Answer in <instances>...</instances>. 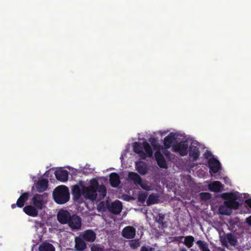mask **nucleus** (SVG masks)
<instances>
[{
    "label": "nucleus",
    "mask_w": 251,
    "mask_h": 251,
    "mask_svg": "<svg viewBox=\"0 0 251 251\" xmlns=\"http://www.w3.org/2000/svg\"><path fill=\"white\" fill-rule=\"evenodd\" d=\"M99 193L100 199H103L106 195V189L104 185H100L98 181L95 180L92 182L89 186H84L82 190V194L86 199L94 201Z\"/></svg>",
    "instance_id": "obj_1"
},
{
    "label": "nucleus",
    "mask_w": 251,
    "mask_h": 251,
    "mask_svg": "<svg viewBox=\"0 0 251 251\" xmlns=\"http://www.w3.org/2000/svg\"><path fill=\"white\" fill-rule=\"evenodd\" d=\"M133 150L142 159H146L147 157L152 156V149L147 141H144L142 144L138 142L134 143Z\"/></svg>",
    "instance_id": "obj_2"
},
{
    "label": "nucleus",
    "mask_w": 251,
    "mask_h": 251,
    "mask_svg": "<svg viewBox=\"0 0 251 251\" xmlns=\"http://www.w3.org/2000/svg\"><path fill=\"white\" fill-rule=\"evenodd\" d=\"M54 201L58 204H62L68 202L70 200V193L66 186H59L56 187L53 192Z\"/></svg>",
    "instance_id": "obj_3"
},
{
    "label": "nucleus",
    "mask_w": 251,
    "mask_h": 251,
    "mask_svg": "<svg viewBox=\"0 0 251 251\" xmlns=\"http://www.w3.org/2000/svg\"><path fill=\"white\" fill-rule=\"evenodd\" d=\"M221 198L225 201L224 204L230 209H238L240 203L236 201L238 197L236 194L233 193H224L221 194Z\"/></svg>",
    "instance_id": "obj_4"
},
{
    "label": "nucleus",
    "mask_w": 251,
    "mask_h": 251,
    "mask_svg": "<svg viewBox=\"0 0 251 251\" xmlns=\"http://www.w3.org/2000/svg\"><path fill=\"white\" fill-rule=\"evenodd\" d=\"M173 152L178 153L181 156H184L188 152V144L186 141H181L173 145Z\"/></svg>",
    "instance_id": "obj_5"
},
{
    "label": "nucleus",
    "mask_w": 251,
    "mask_h": 251,
    "mask_svg": "<svg viewBox=\"0 0 251 251\" xmlns=\"http://www.w3.org/2000/svg\"><path fill=\"white\" fill-rule=\"evenodd\" d=\"M71 214L67 210L64 209L60 210L57 214V219L61 224H67L70 220Z\"/></svg>",
    "instance_id": "obj_6"
},
{
    "label": "nucleus",
    "mask_w": 251,
    "mask_h": 251,
    "mask_svg": "<svg viewBox=\"0 0 251 251\" xmlns=\"http://www.w3.org/2000/svg\"><path fill=\"white\" fill-rule=\"evenodd\" d=\"M70 220L68 223V226L72 229H79L81 226V219L75 214L71 215Z\"/></svg>",
    "instance_id": "obj_7"
},
{
    "label": "nucleus",
    "mask_w": 251,
    "mask_h": 251,
    "mask_svg": "<svg viewBox=\"0 0 251 251\" xmlns=\"http://www.w3.org/2000/svg\"><path fill=\"white\" fill-rule=\"evenodd\" d=\"M108 210L112 213L119 214L123 209L122 203L119 200H116L110 204H107Z\"/></svg>",
    "instance_id": "obj_8"
},
{
    "label": "nucleus",
    "mask_w": 251,
    "mask_h": 251,
    "mask_svg": "<svg viewBox=\"0 0 251 251\" xmlns=\"http://www.w3.org/2000/svg\"><path fill=\"white\" fill-rule=\"evenodd\" d=\"M44 195L36 194L32 199V202L34 206L38 210H42L44 207Z\"/></svg>",
    "instance_id": "obj_9"
},
{
    "label": "nucleus",
    "mask_w": 251,
    "mask_h": 251,
    "mask_svg": "<svg viewBox=\"0 0 251 251\" xmlns=\"http://www.w3.org/2000/svg\"><path fill=\"white\" fill-rule=\"evenodd\" d=\"M208 166L210 172L213 174L217 173L221 169V164L219 160L214 157L208 160Z\"/></svg>",
    "instance_id": "obj_10"
},
{
    "label": "nucleus",
    "mask_w": 251,
    "mask_h": 251,
    "mask_svg": "<svg viewBox=\"0 0 251 251\" xmlns=\"http://www.w3.org/2000/svg\"><path fill=\"white\" fill-rule=\"evenodd\" d=\"M122 233L124 238L128 239H133L136 235V229L133 226H127L124 228Z\"/></svg>",
    "instance_id": "obj_11"
},
{
    "label": "nucleus",
    "mask_w": 251,
    "mask_h": 251,
    "mask_svg": "<svg viewBox=\"0 0 251 251\" xmlns=\"http://www.w3.org/2000/svg\"><path fill=\"white\" fill-rule=\"evenodd\" d=\"M56 178L61 182H66L68 179V172L66 170L59 169L55 172Z\"/></svg>",
    "instance_id": "obj_12"
},
{
    "label": "nucleus",
    "mask_w": 251,
    "mask_h": 251,
    "mask_svg": "<svg viewBox=\"0 0 251 251\" xmlns=\"http://www.w3.org/2000/svg\"><path fill=\"white\" fill-rule=\"evenodd\" d=\"M81 238L84 240L89 242H93L96 237V234L94 231L91 229H88L84 231L82 234Z\"/></svg>",
    "instance_id": "obj_13"
},
{
    "label": "nucleus",
    "mask_w": 251,
    "mask_h": 251,
    "mask_svg": "<svg viewBox=\"0 0 251 251\" xmlns=\"http://www.w3.org/2000/svg\"><path fill=\"white\" fill-rule=\"evenodd\" d=\"M189 156L193 161H197L200 156V151L199 148L197 146L191 145L189 147Z\"/></svg>",
    "instance_id": "obj_14"
},
{
    "label": "nucleus",
    "mask_w": 251,
    "mask_h": 251,
    "mask_svg": "<svg viewBox=\"0 0 251 251\" xmlns=\"http://www.w3.org/2000/svg\"><path fill=\"white\" fill-rule=\"evenodd\" d=\"M155 157L157 161V165L161 168L167 169L168 168L166 161L160 151H156L155 153Z\"/></svg>",
    "instance_id": "obj_15"
},
{
    "label": "nucleus",
    "mask_w": 251,
    "mask_h": 251,
    "mask_svg": "<svg viewBox=\"0 0 251 251\" xmlns=\"http://www.w3.org/2000/svg\"><path fill=\"white\" fill-rule=\"evenodd\" d=\"M129 178L133 180L135 184L140 185L144 189L148 190L149 189L146 188L142 185V180L140 176L137 173L134 172H130L128 175Z\"/></svg>",
    "instance_id": "obj_16"
},
{
    "label": "nucleus",
    "mask_w": 251,
    "mask_h": 251,
    "mask_svg": "<svg viewBox=\"0 0 251 251\" xmlns=\"http://www.w3.org/2000/svg\"><path fill=\"white\" fill-rule=\"evenodd\" d=\"M49 181L47 179L39 180L36 184V188L38 192H43L46 191L48 187Z\"/></svg>",
    "instance_id": "obj_17"
},
{
    "label": "nucleus",
    "mask_w": 251,
    "mask_h": 251,
    "mask_svg": "<svg viewBox=\"0 0 251 251\" xmlns=\"http://www.w3.org/2000/svg\"><path fill=\"white\" fill-rule=\"evenodd\" d=\"M38 209L34 206L31 205H26L24 207V212L28 216L36 217L38 214Z\"/></svg>",
    "instance_id": "obj_18"
},
{
    "label": "nucleus",
    "mask_w": 251,
    "mask_h": 251,
    "mask_svg": "<svg viewBox=\"0 0 251 251\" xmlns=\"http://www.w3.org/2000/svg\"><path fill=\"white\" fill-rule=\"evenodd\" d=\"M109 182L112 187H117L120 183V176L116 173H111L109 175Z\"/></svg>",
    "instance_id": "obj_19"
},
{
    "label": "nucleus",
    "mask_w": 251,
    "mask_h": 251,
    "mask_svg": "<svg viewBox=\"0 0 251 251\" xmlns=\"http://www.w3.org/2000/svg\"><path fill=\"white\" fill-rule=\"evenodd\" d=\"M75 249L77 251H83L84 250L87 246L84 241L79 237H76L75 238Z\"/></svg>",
    "instance_id": "obj_20"
},
{
    "label": "nucleus",
    "mask_w": 251,
    "mask_h": 251,
    "mask_svg": "<svg viewBox=\"0 0 251 251\" xmlns=\"http://www.w3.org/2000/svg\"><path fill=\"white\" fill-rule=\"evenodd\" d=\"M29 196L30 193L29 192L23 193L18 198L17 201V207L20 208L23 207L24 206L25 202L28 200Z\"/></svg>",
    "instance_id": "obj_21"
},
{
    "label": "nucleus",
    "mask_w": 251,
    "mask_h": 251,
    "mask_svg": "<svg viewBox=\"0 0 251 251\" xmlns=\"http://www.w3.org/2000/svg\"><path fill=\"white\" fill-rule=\"evenodd\" d=\"M136 169L141 175H145L147 173V165L143 161H139L136 163Z\"/></svg>",
    "instance_id": "obj_22"
},
{
    "label": "nucleus",
    "mask_w": 251,
    "mask_h": 251,
    "mask_svg": "<svg viewBox=\"0 0 251 251\" xmlns=\"http://www.w3.org/2000/svg\"><path fill=\"white\" fill-rule=\"evenodd\" d=\"M209 189L214 192H219L222 191L223 185L220 181H215L209 185Z\"/></svg>",
    "instance_id": "obj_23"
},
{
    "label": "nucleus",
    "mask_w": 251,
    "mask_h": 251,
    "mask_svg": "<svg viewBox=\"0 0 251 251\" xmlns=\"http://www.w3.org/2000/svg\"><path fill=\"white\" fill-rule=\"evenodd\" d=\"M175 140V135L173 132L170 133L168 136L165 137L164 140V146L166 149H169Z\"/></svg>",
    "instance_id": "obj_24"
},
{
    "label": "nucleus",
    "mask_w": 251,
    "mask_h": 251,
    "mask_svg": "<svg viewBox=\"0 0 251 251\" xmlns=\"http://www.w3.org/2000/svg\"><path fill=\"white\" fill-rule=\"evenodd\" d=\"M39 251H55V248L50 243L44 242L39 246Z\"/></svg>",
    "instance_id": "obj_25"
},
{
    "label": "nucleus",
    "mask_w": 251,
    "mask_h": 251,
    "mask_svg": "<svg viewBox=\"0 0 251 251\" xmlns=\"http://www.w3.org/2000/svg\"><path fill=\"white\" fill-rule=\"evenodd\" d=\"M72 193L73 196V199L75 201H77L81 197V190L80 187L77 185H75L73 186L72 190Z\"/></svg>",
    "instance_id": "obj_26"
},
{
    "label": "nucleus",
    "mask_w": 251,
    "mask_h": 251,
    "mask_svg": "<svg viewBox=\"0 0 251 251\" xmlns=\"http://www.w3.org/2000/svg\"><path fill=\"white\" fill-rule=\"evenodd\" d=\"M159 196L157 194L152 193L150 194L147 201V205H151L157 203L159 201Z\"/></svg>",
    "instance_id": "obj_27"
},
{
    "label": "nucleus",
    "mask_w": 251,
    "mask_h": 251,
    "mask_svg": "<svg viewBox=\"0 0 251 251\" xmlns=\"http://www.w3.org/2000/svg\"><path fill=\"white\" fill-rule=\"evenodd\" d=\"M155 221L160 226L161 228L163 229L167 227L166 222L165 220V215L162 213H158Z\"/></svg>",
    "instance_id": "obj_28"
},
{
    "label": "nucleus",
    "mask_w": 251,
    "mask_h": 251,
    "mask_svg": "<svg viewBox=\"0 0 251 251\" xmlns=\"http://www.w3.org/2000/svg\"><path fill=\"white\" fill-rule=\"evenodd\" d=\"M231 209L227 207L225 204L220 205L219 207V213L224 215H230L231 213Z\"/></svg>",
    "instance_id": "obj_29"
},
{
    "label": "nucleus",
    "mask_w": 251,
    "mask_h": 251,
    "mask_svg": "<svg viewBox=\"0 0 251 251\" xmlns=\"http://www.w3.org/2000/svg\"><path fill=\"white\" fill-rule=\"evenodd\" d=\"M197 244L202 251H210L208 247V244L205 241L202 240H198Z\"/></svg>",
    "instance_id": "obj_30"
},
{
    "label": "nucleus",
    "mask_w": 251,
    "mask_h": 251,
    "mask_svg": "<svg viewBox=\"0 0 251 251\" xmlns=\"http://www.w3.org/2000/svg\"><path fill=\"white\" fill-rule=\"evenodd\" d=\"M194 238L192 236H188L185 237L184 244L188 248L192 247L193 245Z\"/></svg>",
    "instance_id": "obj_31"
},
{
    "label": "nucleus",
    "mask_w": 251,
    "mask_h": 251,
    "mask_svg": "<svg viewBox=\"0 0 251 251\" xmlns=\"http://www.w3.org/2000/svg\"><path fill=\"white\" fill-rule=\"evenodd\" d=\"M141 242L139 239H132L129 242V245L132 249H136L140 246Z\"/></svg>",
    "instance_id": "obj_32"
},
{
    "label": "nucleus",
    "mask_w": 251,
    "mask_h": 251,
    "mask_svg": "<svg viewBox=\"0 0 251 251\" xmlns=\"http://www.w3.org/2000/svg\"><path fill=\"white\" fill-rule=\"evenodd\" d=\"M199 196L202 201H207L211 198V194L208 192H201L199 194Z\"/></svg>",
    "instance_id": "obj_33"
},
{
    "label": "nucleus",
    "mask_w": 251,
    "mask_h": 251,
    "mask_svg": "<svg viewBox=\"0 0 251 251\" xmlns=\"http://www.w3.org/2000/svg\"><path fill=\"white\" fill-rule=\"evenodd\" d=\"M226 238L231 245H234L237 242V240L231 234H228Z\"/></svg>",
    "instance_id": "obj_34"
},
{
    "label": "nucleus",
    "mask_w": 251,
    "mask_h": 251,
    "mask_svg": "<svg viewBox=\"0 0 251 251\" xmlns=\"http://www.w3.org/2000/svg\"><path fill=\"white\" fill-rule=\"evenodd\" d=\"M154 249L149 246H143L141 248L140 251H153Z\"/></svg>",
    "instance_id": "obj_35"
},
{
    "label": "nucleus",
    "mask_w": 251,
    "mask_h": 251,
    "mask_svg": "<svg viewBox=\"0 0 251 251\" xmlns=\"http://www.w3.org/2000/svg\"><path fill=\"white\" fill-rule=\"evenodd\" d=\"M98 209L99 211H100V210L105 211V204L103 201H100L99 203V204L98 205Z\"/></svg>",
    "instance_id": "obj_36"
},
{
    "label": "nucleus",
    "mask_w": 251,
    "mask_h": 251,
    "mask_svg": "<svg viewBox=\"0 0 251 251\" xmlns=\"http://www.w3.org/2000/svg\"><path fill=\"white\" fill-rule=\"evenodd\" d=\"M149 141L153 147H155L156 144V140L154 137H151L149 139Z\"/></svg>",
    "instance_id": "obj_37"
},
{
    "label": "nucleus",
    "mask_w": 251,
    "mask_h": 251,
    "mask_svg": "<svg viewBox=\"0 0 251 251\" xmlns=\"http://www.w3.org/2000/svg\"><path fill=\"white\" fill-rule=\"evenodd\" d=\"M183 238V236H175L174 237V241H177V242H181L182 239Z\"/></svg>",
    "instance_id": "obj_38"
},
{
    "label": "nucleus",
    "mask_w": 251,
    "mask_h": 251,
    "mask_svg": "<svg viewBox=\"0 0 251 251\" xmlns=\"http://www.w3.org/2000/svg\"><path fill=\"white\" fill-rule=\"evenodd\" d=\"M146 198V195H145V194H142L139 196V200L140 201H143L145 200Z\"/></svg>",
    "instance_id": "obj_39"
},
{
    "label": "nucleus",
    "mask_w": 251,
    "mask_h": 251,
    "mask_svg": "<svg viewBox=\"0 0 251 251\" xmlns=\"http://www.w3.org/2000/svg\"><path fill=\"white\" fill-rule=\"evenodd\" d=\"M245 203L251 208V199H248L245 200Z\"/></svg>",
    "instance_id": "obj_40"
},
{
    "label": "nucleus",
    "mask_w": 251,
    "mask_h": 251,
    "mask_svg": "<svg viewBox=\"0 0 251 251\" xmlns=\"http://www.w3.org/2000/svg\"><path fill=\"white\" fill-rule=\"evenodd\" d=\"M246 222L250 226H251V215L247 218Z\"/></svg>",
    "instance_id": "obj_41"
},
{
    "label": "nucleus",
    "mask_w": 251,
    "mask_h": 251,
    "mask_svg": "<svg viewBox=\"0 0 251 251\" xmlns=\"http://www.w3.org/2000/svg\"><path fill=\"white\" fill-rule=\"evenodd\" d=\"M92 251H102L101 248H92Z\"/></svg>",
    "instance_id": "obj_42"
},
{
    "label": "nucleus",
    "mask_w": 251,
    "mask_h": 251,
    "mask_svg": "<svg viewBox=\"0 0 251 251\" xmlns=\"http://www.w3.org/2000/svg\"><path fill=\"white\" fill-rule=\"evenodd\" d=\"M35 223L36 225H39L40 226V227L42 226H43V224L41 222H35Z\"/></svg>",
    "instance_id": "obj_43"
},
{
    "label": "nucleus",
    "mask_w": 251,
    "mask_h": 251,
    "mask_svg": "<svg viewBox=\"0 0 251 251\" xmlns=\"http://www.w3.org/2000/svg\"><path fill=\"white\" fill-rule=\"evenodd\" d=\"M16 206H17V203H16V204L14 203V204H12L11 205V208H12V209H14L15 208H16Z\"/></svg>",
    "instance_id": "obj_44"
},
{
    "label": "nucleus",
    "mask_w": 251,
    "mask_h": 251,
    "mask_svg": "<svg viewBox=\"0 0 251 251\" xmlns=\"http://www.w3.org/2000/svg\"><path fill=\"white\" fill-rule=\"evenodd\" d=\"M205 158H207V156H206V153L205 154Z\"/></svg>",
    "instance_id": "obj_45"
},
{
    "label": "nucleus",
    "mask_w": 251,
    "mask_h": 251,
    "mask_svg": "<svg viewBox=\"0 0 251 251\" xmlns=\"http://www.w3.org/2000/svg\"><path fill=\"white\" fill-rule=\"evenodd\" d=\"M207 153H208V154H210V153L209 152H207Z\"/></svg>",
    "instance_id": "obj_46"
}]
</instances>
